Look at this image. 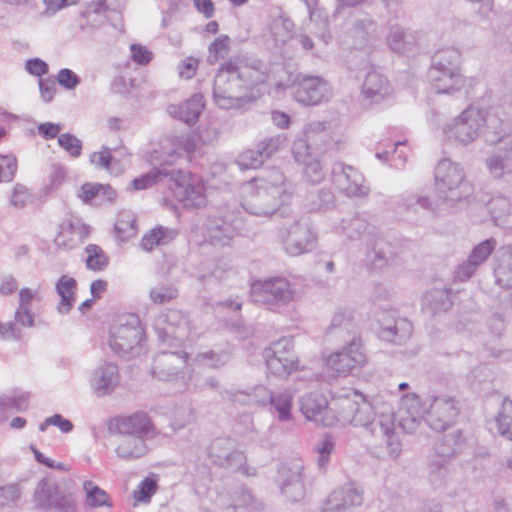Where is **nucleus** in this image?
Segmentation results:
<instances>
[{"mask_svg": "<svg viewBox=\"0 0 512 512\" xmlns=\"http://www.w3.org/2000/svg\"><path fill=\"white\" fill-rule=\"evenodd\" d=\"M267 67L259 59L234 57L221 65L214 77L213 99L221 109H236L254 102V87L265 83Z\"/></svg>", "mask_w": 512, "mask_h": 512, "instance_id": "1", "label": "nucleus"}, {"mask_svg": "<svg viewBox=\"0 0 512 512\" xmlns=\"http://www.w3.org/2000/svg\"><path fill=\"white\" fill-rule=\"evenodd\" d=\"M249 195L242 208L249 214L262 217L274 215L292 196V185L279 169H272L266 176L254 178L246 186Z\"/></svg>", "mask_w": 512, "mask_h": 512, "instance_id": "2", "label": "nucleus"}, {"mask_svg": "<svg viewBox=\"0 0 512 512\" xmlns=\"http://www.w3.org/2000/svg\"><path fill=\"white\" fill-rule=\"evenodd\" d=\"M435 195L447 207L468 200L473 194V186L466 179L463 168L450 159L438 162L435 168Z\"/></svg>", "mask_w": 512, "mask_h": 512, "instance_id": "3", "label": "nucleus"}, {"mask_svg": "<svg viewBox=\"0 0 512 512\" xmlns=\"http://www.w3.org/2000/svg\"><path fill=\"white\" fill-rule=\"evenodd\" d=\"M485 104L474 102L464 109L461 114L443 128L446 141L468 145L474 142L483 132L485 126Z\"/></svg>", "mask_w": 512, "mask_h": 512, "instance_id": "4", "label": "nucleus"}, {"mask_svg": "<svg viewBox=\"0 0 512 512\" xmlns=\"http://www.w3.org/2000/svg\"><path fill=\"white\" fill-rule=\"evenodd\" d=\"M144 330L134 314L120 316L110 329L109 347L119 356L134 357L142 351Z\"/></svg>", "mask_w": 512, "mask_h": 512, "instance_id": "5", "label": "nucleus"}, {"mask_svg": "<svg viewBox=\"0 0 512 512\" xmlns=\"http://www.w3.org/2000/svg\"><path fill=\"white\" fill-rule=\"evenodd\" d=\"M250 296L253 302L277 311L295 299L293 285L285 277H271L251 284Z\"/></svg>", "mask_w": 512, "mask_h": 512, "instance_id": "6", "label": "nucleus"}, {"mask_svg": "<svg viewBox=\"0 0 512 512\" xmlns=\"http://www.w3.org/2000/svg\"><path fill=\"white\" fill-rule=\"evenodd\" d=\"M155 332L163 344L171 347H182L186 340H193L189 316L179 309H168L155 319Z\"/></svg>", "mask_w": 512, "mask_h": 512, "instance_id": "7", "label": "nucleus"}, {"mask_svg": "<svg viewBox=\"0 0 512 512\" xmlns=\"http://www.w3.org/2000/svg\"><path fill=\"white\" fill-rule=\"evenodd\" d=\"M462 448L460 430L444 435L436 443L434 454L429 461V479L435 488L444 487L449 478V462Z\"/></svg>", "mask_w": 512, "mask_h": 512, "instance_id": "8", "label": "nucleus"}, {"mask_svg": "<svg viewBox=\"0 0 512 512\" xmlns=\"http://www.w3.org/2000/svg\"><path fill=\"white\" fill-rule=\"evenodd\" d=\"M242 227L241 209L236 204H226L219 207L215 214L208 218L207 238L212 245L225 246Z\"/></svg>", "mask_w": 512, "mask_h": 512, "instance_id": "9", "label": "nucleus"}, {"mask_svg": "<svg viewBox=\"0 0 512 512\" xmlns=\"http://www.w3.org/2000/svg\"><path fill=\"white\" fill-rule=\"evenodd\" d=\"M33 496L35 505L45 511L77 512L75 495L61 489L53 479H41L37 483Z\"/></svg>", "mask_w": 512, "mask_h": 512, "instance_id": "10", "label": "nucleus"}, {"mask_svg": "<svg viewBox=\"0 0 512 512\" xmlns=\"http://www.w3.org/2000/svg\"><path fill=\"white\" fill-rule=\"evenodd\" d=\"M267 369L277 376H288L299 368V359L291 338L283 337L264 350Z\"/></svg>", "mask_w": 512, "mask_h": 512, "instance_id": "11", "label": "nucleus"}, {"mask_svg": "<svg viewBox=\"0 0 512 512\" xmlns=\"http://www.w3.org/2000/svg\"><path fill=\"white\" fill-rule=\"evenodd\" d=\"M171 190L175 198L186 208H201L206 204L204 184L190 172L171 170Z\"/></svg>", "mask_w": 512, "mask_h": 512, "instance_id": "12", "label": "nucleus"}, {"mask_svg": "<svg viewBox=\"0 0 512 512\" xmlns=\"http://www.w3.org/2000/svg\"><path fill=\"white\" fill-rule=\"evenodd\" d=\"M275 482L281 494L291 502H299L306 496V475L300 460L281 464Z\"/></svg>", "mask_w": 512, "mask_h": 512, "instance_id": "13", "label": "nucleus"}, {"mask_svg": "<svg viewBox=\"0 0 512 512\" xmlns=\"http://www.w3.org/2000/svg\"><path fill=\"white\" fill-rule=\"evenodd\" d=\"M331 180L339 192L349 198H365L370 193V186L364 175L343 162L333 164Z\"/></svg>", "mask_w": 512, "mask_h": 512, "instance_id": "14", "label": "nucleus"}, {"mask_svg": "<svg viewBox=\"0 0 512 512\" xmlns=\"http://www.w3.org/2000/svg\"><path fill=\"white\" fill-rule=\"evenodd\" d=\"M317 243V234L309 216L303 215L294 220L287 229L284 240L285 251L291 256L311 252Z\"/></svg>", "mask_w": 512, "mask_h": 512, "instance_id": "15", "label": "nucleus"}, {"mask_svg": "<svg viewBox=\"0 0 512 512\" xmlns=\"http://www.w3.org/2000/svg\"><path fill=\"white\" fill-rule=\"evenodd\" d=\"M425 421L435 431L441 432L454 424L459 415L458 401L449 395L442 394L427 398Z\"/></svg>", "mask_w": 512, "mask_h": 512, "instance_id": "16", "label": "nucleus"}, {"mask_svg": "<svg viewBox=\"0 0 512 512\" xmlns=\"http://www.w3.org/2000/svg\"><path fill=\"white\" fill-rule=\"evenodd\" d=\"M291 88L295 100L304 105H319L332 96L330 85L320 76L298 75Z\"/></svg>", "mask_w": 512, "mask_h": 512, "instance_id": "17", "label": "nucleus"}, {"mask_svg": "<svg viewBox=\"0 0 512 512\" xmlns=\"http://www.w3.org/2000/svg\"><path fill=\"white\" fill-rule=\"evenodd\" d=\"M366 362L359 338L353 337L342 350L331 354L327 358V366L338 375H348L353 369L361 367Z\"/></svg>", "mask_w": 512, "mask_h": 512, "instance_id": "18", "label": "nucleus"}, {"mask_svg": "<svg viewBox=\"0 0 512 512\" xmlns=\"http://www.w3.org/2000/svg\"><path fill=\"white\" fill-rule=\"evenodd\" d=\"M246 395L249 402L262 405L270 404L271 409L277 412L279 420H290L293 393L289 389L273 393L264 386H256Z\"/></svg>", "mask_w": 512, "mask_h": 512, "instance_id": "19", "label": "nucleus"}, {"mask_svg": "<svg viewBox=\"0 0 512 512\" xmlns=\"http://www.w3.org/2000/svg\"><path fill=\"white\" fill-rule=\"evenodd\" d=\"M364 502V491L354 483H348L330 493L320 512H349Z\"/></svg>", "mask_w": 512, "mask_h": 512, "instance_id": "20", "label": "nucleus"}, {"mask_svg": "<svg viewBox=\"0 0 512 512\" xmlns=\"http://www.w3.org/2000/svg\"><path fill=\"white\" fill-rule=\"evenodd\" d=\"M187 358L188 353L184 350H163L154 357L152 374L160 380L169 381L185 368Z\"/></svg>", "mask_w": 512, "mask_h": 512, "instance_id": "21", "label": "nucleus"}, {"mask_svg": "<svg viewBox=\"0 0 512 512\" xmlns=\"http://www.w3.org/2000/svg\"><path fill=\"white\" fill-rule=\"evenodd\" d=\"M208 455L214 464L234 470L246 461V456L235 449V442L225 437L212 441L208 448Z\"/></svg>", "mask_w": 512, "mask_h": 512, "instance_id": "22", "label": "nucleus"}, {"mask_svg": "<svg viewBox=\"0 0 512 512\" xmlns=\"http://www.w3.org/2000/svg\"><path fill=\"white\" fill-rule=\"evenodd\" d=\"M497 242L494 238H489L476 245L466 261L462 262L454 271V279L460 282L470 279L481 265H483L492 252L495 250Z\"/></svg>", "mask_w": 512, "mask_h": 512, "instance_id": "23", "label": "nucleus"}, {"mask_svg": "<svg viewBox=\"0 0 512 512\" xmlns=\"http://www.w3.org/2000/svg\"><path fill=\"white\" fill-rule=\"evenodd\" d=\"M427 400L422 403L415 393H408L401 397L399 407V425L406 433H413L421 420L426 416Z\"/></svg>", "mask_w": 512, "mask_h": 512, "instance_id": "24", "label": "nucleus"}, {"mask_svg": "<svg viewBox=\"0 0 512 512\" xmlns=\"http://www.w3.org/2000/svg\"><path fill=\"white\" fill-rule=\"evenodd\" d=\"M115 431L118 434L141 436L143 439L156 436V430L150 417L145 412H135L129 416L114 419Z\"/></svg>", "mask_w": 512, "mask_h": 512, "instance_id": "25", "label": "nucleus"}, {"mask_svg": "<svg viewBox=\"0 0 512 512\" xmlns=\"http://www.w3.org/2000/svg\"><path fill=\"white\" fill-rule=\"evenodd\" d=\"M339 232L349 240H361L365 245L378 234V228L366 214H356L345 218L339 224Z\"/></svg>", "mask_w": 512, "mask_h": 512, "instance_id": "26", "label": "nucleus"}, {"mask_svg": "<svg viewBox=\"0 0 512 512\" xmlns=\"http://www.w3.org/2000/svg\"><path fill=\"white\" fill-rule=\"evenodd\" d=\"M300 410L306 419L322 426H331L335 417L331 414L326 397L320 393H309L300 399Z\"/></svg>", "mask_w": 512, "mask_h": 512, "instance_id": "27", "label": "nucleus"}, {"mask_svg": "<svg viewBox=\"0 0 512 512\" xmlns=\"http://www.w3.org/2000/svg\"><path fill=\"white\" fill-rule=\"evenodd\" d=\"M120 383L118 366L112 362L99 365L92 374L90 385L98 397L111 394Z\"/></svg>", "mask_w": 512, "mask_h": 512, "instance_id": "28", "label": "nucleus"}, {"mask_svg": "<svg viewBox=\"0 0 512 512\" xmlns=\"http://www.w3.org/2000/svg\"><path fill=\"white\" fill-rule=\"evenodd\" d=\"M87 226L77 217L64 219L58 227L54 243L59 248L73 249L86 237Z\"/></svg>", "mask_w": 512, "mask_h": 512, "instance_id": "29", "label": "nucleus"}, {"mask_svg": "<svg viewBox=\"0 0 512 512\" xmlns=\"http://www.w3.org/2000/svg\"><path fill=\"white\" fill-rule=\"evenodd\" d=\"M116 0H92L81 13L84 21L80 23L83 31L90 32L91 29L100 27L109 19V13H116Z\"/></svg>", "mask_w": 512, "mask_h": 512, "instance_id": "30", "label": "nucleus"}, {"mask_svg": "<svg viewBox=\"0 0 512 512\" xmlns=\"http://www.w3.org/2000/svg\"><path fill=\"white\" fill-rule=\"evenodd\" d=\"M428 76L431 85L437 93L452 94L460 91L465 84L461 70L444 69L442 71L430 69Z\"/></svg>", "mask_w": 512, "mask_h": 512, "instance_id": "31", "label": "nucleus"}, {"mask_svg": "<svg viewBox=\"0 0 512 512\" xmlns=\"http://www.w3.org/2000/svg\"><path fill=\"white\" fill-rule=\"evenodd\" d=\"M392 93L388 79L376 70L369 71L362 84V95L371 103H378Z\"/></svg>", "mask_w": 512, "mask_h": 512, "instance_id": "32", "label": "nucleus"}, {"mask_svg": "<svg viewBox=\"0 0 512 512\" xmlns=\"http://www.w3.org/2000/svg\"><path fill=\"white\" fill-rule=\"evenodd\" d=\"M380 325L381 339L397 345L405 343L413 332L412 323L405 318L383 319Z\"/></svg>", "mask_w": 512, "mask_h": 512, "instance_id": "33", "label": "nucleus"}, {"mask_svg": "<svg viewBox=\"0 0 512 512\" xmlns=\"http://www.w3.org/2000/svg\"><path fill=\"white\" fill-rule=\"evenodd\" d=\"M486 166L493 178L501 179L512 174V142H504L486 159Z\"/></svg>", "mask_w": 512, "mask_h": 512, "instance_id": "34", "label": "nucleus"}, {"mask_svg": "<svg viewBox=\"0 0 512 512\" xmlns=\"http://www.w3.org/2000/svg\"><path fill=\"white\" fill-rule=\"evenodd\" d=\"M355 49H366L374 45L380 37L378 24L372 19H361L355 22L350 30Z\"/></svg>", "mask_w": 512, "mask_h": 512, "instance_id": "35", "label": "nucleus"}, {"mask_svg": "<svg viewBox=\"0 0 512 512\" xmlns=\"http://www.w3.org/2000/svg\"><path fill=\"white\" fill-rule=\"evenodd\" d=\"M485 141L491 145L504 141L510 133V123L501 119L498 115L491 113L489 107L485 105Z\"/></svg>", "mask_w": 512, "mask_h": 512, "instance_id": "36", "label": "nucleus"}, {"mask_svg": "<svg viewBox=\"0 0 512 512\" xmlns=\"http://www.w3.org/2000/svg\"><path fill=\"white\" fill-rule=\"evenodd\" d=\"M60 302L57 305V311L62 314H68L76 302L77 282L73 277L62 275L55 285Z\"/></svg>", "mask_w": 512, "mask_h": 512, "instance_id": "37", "label": "nucleus"}, {"mask_svg": "<svg viewBox=\"0 0 512 512\" xmlns=\"http://www.w3.org/2000/svg\"><path fill=\"white\" fill-rule=\"evenodd\" d=\"M366 248L367 258L376 268L386 266L395 255L391 244L380 237L379 233L366 244Z\"/></svg>", "mask_w": 512, "mask_h": 512, "instance_id": "38", "label": "nucleus"}, {"mask_svg": "<svg viewBox=\"0 0 512 512\" xmlns=\"http://www.w3.org/2000/svg\"><path fill=\"white\" fill-rule=\"evenodd\" d=\"M120 440L116 447L117 455L125 460H132L143 457L148 452L145 439L141 436L120 434Z\"/></svg>", "mask_w": 512, "mask_h": 512, "instance_id": "39", "label": "nucleus"}, {"mask_svg": "<svg viewBox=\"0 0 512 512\" xmlns=\"http://www.w3.org/2000/svg\"><path fill=\"white\" fill-rule=\"evenodd\" d=\"M417 33L400 26H393L387 36V44L390 49L397 53L411 51L417 45Z\"/></svg>", "mask_w": 512, "mask_h": 512, "instance_id": "40", "label": "nucleus"}, {"mask_svg": "<svg viewBox=\"0 0 512 512\" xmlns=\"http://www.w3.org/2000/svg\"><path fill=\"white\" fill-rule=\"evenodd\" d=\"M204 96L196 93L180 106H171L170 113H174L187 124H194L204 109Z\"/></svg>", "mask_w": 512, "mask_h": 512, "instance_id": "41", "label": "nucleus"}, {"mask_svg": "<svg viewBox=\"0 0 512 512\" xmlns=\"http://www.w3.org/2000/svg\"><path fill=\"white\" fill-rule=\"evenodd\" d=\"M452 306L450 294L446 289L435 288L427 291L422 298L423 310L435 316L441 312H446Z\"/></svg>", "mask_w": 512, "mask_h": 512, "instance_id": "42", "label": "nucleus"}, {"mask_svg": "<svg viewBox=\"0 0 512 512\" xmlns=\"http://www.w3.org/2000/svg\"><path fill=\"white\" fill-rule=\"evenodd\" d=\"M347 409L352 413V415H346L345 420L349 421L354 426H366L368 424H372L373 430L377 431V427L379 428V422H385V420L373 419L372 408L365 401H363L362 404L348 401Z\"/></svg>", "mask_w": 512, "mask_h": 512, "instance_id": "43", "label": "nucleus"}, {"mask_svg": "<svg viewBox=\"0 0 512 512\" xmlns=\"http://www.w3.org/2000/svg\"><path fill=\"white\" fill-rule=\"evenodd\" d=\"M177 236V231L171 228L158 226L146 233L141 239V247L151 251L155 246L166 245Z\"/></svg>", "mask_w": 512, "mask_h": 512, "instance_id": "44", "label": "nucleus"}, {"mask_svg": "<svg viewBox=\"0 0 512 512\" xmlns=\"http://www.w3.org/2000/svg\"><path fill=\"white\" fill-rule=\"evenodd\" d=\"M461 54L455 48H446L437 51L432 58L430 69L444 70L454 69L461 70Z\"/></svg>", "mask_w": 512, "mask_h": 512, "instance_id": "45", "label": "nucleus"}, {"mask_svg": "<svg viewBox=\"0 0 512 512\" xmlns=\"http://www.w3.org/2000/svg\"><path fill=\"white\" fill-rule=\"evenodd\" d=\"M496 283L505 289H512V246L501 255L499 265L494 270Z\"/></svg>", "mask_w": 512, "mask_h": 512, "instance_id": "46", "label": "nucleus"}, {"mask_svg": "<svg viewBox=\"0 0 512 512\" xmlns=\"http://www.w3.org/2000/svg\"><path fill=\"white\" fill-rule=\"evenodd\" d=\"M171 170L166 167L153 168L149 172L134 178L131 181V189L140 191L152 187L162 181L163 178L170 177Z\"/></svg>", "mask_w": 512, "mask_h": 512, "instance_id": "47", "label": "nucleus"}, {"mask_svg": "<svg viewBox=\"0 0 512 512\" xmlns=\"http://www.w3.org/2000/svg\"><path fill=\"white\" fill-rule=\"evenodd\" d=\"M232 502L231 507L236 512H255L262 508V503L257 501L252 493L245 488H239L234 491Z\"/></svg>", "mask_w": 512, "mask_h": 512, "instance_id": "48", "label": "nucleus"}, {"mask_svg": "<svg viewBox=\"0 0 512 512\" xmlns=\"http://www.w3.org/2000/svg\"><path fill=\"white\" fill-rule=\"evenodd\" d=\"M495 424L498 434L512 442V400L504 399Z\"/></svg>", "mask_w": 512, "mask_h": 512, "instance_id": "49", "label": "nucleus"}, {"mask_svg": "<svg viewBox=\"0 0 512 512\" xmlns=\"http://www.w3.org/2000/svg\"><path fill=\"white\" fill-rule=\"evenodd\" d=\"M115 232L121 241H127L136 236V218L130 212H122L119 214L114 225Z\"/></svg>", "mask_w": 512, "mask_h": 512, "instance_id": "50", "label": "nucleus"}, {"mask_svg": "<svg viewBox=\"0 0 512 512\" xmlns=\"http://www.w3.org/2000/svg\"><path fill=\"white\" fill-rule=\"evenodd\" d=\"M179 295L178 289L171 283H158L150 289V300L159 305L167 304L175 300Z\"/></svg>", "mask_w": 512, "mask_h": 512, "instance_id": "51", "label": "nucleus"}, {"mask_svg": "<svg viewBox=\"0 0 512 512\" xmlns=\"http://www.w3.org/2000/svg\"><path fill=\"white\" fill-rule=\"evenodd\" d=\"M83 489L86 494V504L90 507L111 506L108 494L92 481H85Z\"/></svg>", "mask_w": 512, "mask_h": 512, "instance_id": "52", "label": "nucleus"}, {"mask_svg": "<svg viewBox=\"0 0 512 512\" xmlns=\"http://www.w3.org/2000/svg\"><path fill=\"white\" fill-rule=\"evenodd\" d=\"M230 355L226 351H214L208 350L205 352L198 353L195 357V361L200 365L207 366L212 369H218L228 363Z\"/></svg>", "mask_w": 512, "mask_h": 512, "instance_id": "53", "label": "nucleus"}, {"mask_svg": "<svg viewBox=\"0 0 512 512\" xmlns=\"http://www.w3.org/2000/svg\"><path fill=\"white\" fill-rule=\"evenodd\" d=\"M379 433L386 438L389 455L393 459H396L401 453V445L395 435L393 423L390 418H386L385 422H379Z\"/></svg>", "mask_w": 512, "mask_h": 512, "instance_id": "54", "label": "nucleus"}, {"mask_svg": "<svg viewBox=\"0 0 512 512\" xmlns=\"http://www.w3.org/2000/svg\"><path fill=\"white\" fill-rule=\"evenodd\" d=\"M402 201L403 206L409 211L417 213L422 209L432 213L433 215L438 214L437 205L427 196L412 195L403 198Z\"/></svg>", "mask_w": 512, "mask_h": 512, "instance_id": "55", "label": "nucleus"}, {"mask_svg": "<svg viewBox=\"0 0 512 512\" xmlns=\"http://www.w3.org/2000/svg\"><path fill=\"white\" fill-rule=\"evenodd\" d=\"M85 251L87 253L86 265L88 269L102 271L106 268L108 258L101 247L95 244H89Z\"/></svg>", "mask_w": 512, "mask_h": 512, "instance_id": "56", "label": "nucleus"}, {"mask_svg": "<svg viewBox=\"0 0 512 512\" xmlns=\"http://www.w3.org/2000/svg\"><path fill=\"white\" fill-rule=\"evenodd\" d=\"M335 196L331 189L322 188L316 195H312L307 207L310 211L316 212L326 210L334 206Z\"/></svg>", "mask_w": 512, "mask_h": 512, "instance_id": "57", "label": "nucleus"}, {"mask_svg": "<svg viewBox=\"0 0 512 512\" xmlns=\"http://www.w3.org/2000/svg\"><path fill=\"white\" fill-rule=\"evenodd\" d=\"M28 401V394L2 395L0 396V413L8 410L25 411L28 408Z\"/></svg>", "mask_w": 512, "mask_h": 512, "instance_id": "58", "label": "nucleus"}, {"mask_svg": "<svg viewBox=\"0 0 512 512\" xmlns=\"http://www.w3.org/2000/svg\"><path fill=\"white\" fill-rule=\"evenodd\" d=\"M230 38L227 35H221L217 37L210 45H209V56L208 60L211 63H215L219 59L225 58L230 49Z\"/></svg>", "mask_w": 512, "mask_h": 512, "instance_id": "59", "label": "nucleus"}, {"mask_svg": "<svg viewBox=\"0 0 512 512\" xmlns=\"http://www.w3.org/2000/svg\"><path fill=\"white\" fill-rule=\"evenodd\" d=\"M266 160L260 148L256 145L254 149L246 150L240 155L238 164L244 169H256Z\"/></svg>", "mask_w": 512, "mask_h": 512, "instance_id": "60", "label": "nucleus"}, {"mask_svg": "<svg viewBox=\"0 0 512 512\" xmlns=\"http://www.w3.org/2000/svg\"><path fill=\"white\" fill-rule=\"evenodd\" d=\"M304 166V177L311 184H319L325 178V171L321 162L318 159H309L305 163H302Z\"/></svg>", "mask_w": 512, "mask_h": 512, "instance_id": "61", "label": "nucleus"}, {"mask_svg": "<svg viewBox=\"0 0 512 512\" xmlns=\"http://www.w3.org/2000/svg\"><path fill=\"white\" fill-rule=\"evenodd\" d=\"M17 159L12 154H0V183L11 182L17 172Z\"/></svg>", "mask_w": 512, "mask_h": 512, "instance_id": "62", "label": "nucleus"}, {"mask_svg": "<svg viewBox=\"0 0 512 512\" xmlns=\"http://www.w3.org/2000/svg\"><path fill=\"white\" fill-rule=\"evenodd\" d=\"M286 143V137L278 134L261 140L257 146L260 148L266 159L277 153Z\"/></svg>", "mask_w": 512, "mask_h": 512, "instance_id": "63", "label": "nucleus"}, {"mask_svg": "<svg viewBox=\"0 0 512 512\" xmlns=\"http://www.w3.org/2000/svg\"><path fill=\"white\" fill-rule=\"evenodd\" d=\"M58 144L70 156L77 158L81 155L82 142L75 135L71 133H64L58 136Z\"/></svg>", "mask_w": 512, "mask_h": 512, "instance_id": "64", "label": "nucleus"}]
</instances>
